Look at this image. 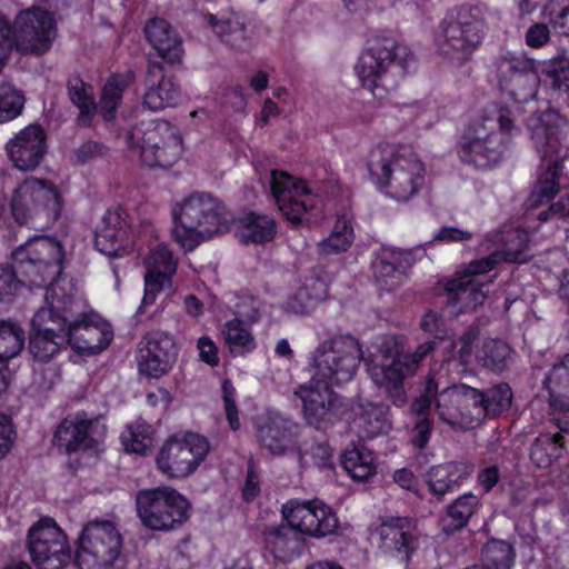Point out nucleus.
I'll list each match as a JSON object with an SVG mask.
<instances>
[{
    "instance_id": "14",
    "label": "nucleus",
    "mask_w": 569,
    "mask_h": 569,
    "mask_svg": "<svg viewBox=\"0 0 569 569\" xmlns=\"http://www.w3.org/2000/svg\"><path fill=\"white\" fill-rule=\"evenodd\" d=\"M27 549L38 569H63L71 561L66 533L48 517L41 518L29 529Z\"/></svg>"
},
{
    "instance_id": "24",
    "label": "nucleus",
    "mask_w": 569,
    "mask_h": 569,
    "mask_svg": "<svg viewBox=\"0 0 569 569\" xmlns=\"http://www.w3.org/2000/svg\"><path fill=\"white\" fill-rule=\"evenodd\" d=\"M129 213L120 208H110L102 216L94 231V246L108 257H122L131 242Z\"/></svg>"
},
{
    "instance_id": "11",
    "label": "nucleus",
    "mask_w": 569,
    "mask_h": 569,
    "mask_svg": "<svg viewBox=\"0 0 569 569\" xmlns=\"http://www.w3.org/2000/svg\"><path fill=\"white\" fill-rule=\"evenodd\" d=\"M121 549L122 537L111 521H90L78 538L73 562L79 569H108Z\"/></svg>"
},
{
    "instance_id": "29",
    "label": "nucleus",
    "mask_w": 569,
    "mask_h": 569,
    "mask_svg": "<svg viewBox=\"0 0 569 569\" xmlns=\"http://www.w3.org/2000/svg\"><path fill=\"white\" fill-rule=\"evenodd\" d=\"M207 24L221 43L232 50L244 52L251 49L252 39L247 29L243 14L230 11L227 13L204 16Z\"/></svg>"
},
{
    "instance_id": "9",
    "label": "nucleus",
    "mask_w": 569,
    "mask_h": 569,
    "mask_svg": "<svg viewBox=\"0 0 569 569\" xmlns=\"http://www.w3.org/2000/svg\"><path fill=\"white\" fill-rule=\"evenodd\" d=\"M413 60L410 49L391 37L373 34L369 37L360 58L362 96L382 99L386 90L378 84V79L388 71L389 67H399L406 73L409 62Z\"/></svg>"
},
{
    "instance_id": "7",
    "label": "nucleus",
    "mask_w": 569,
    "mask_h": 569,
    "mask_svg": "<svg viewBox=\"0 0 569 569\" xmlns=\"http://www.w3.org/2000/svg\"><path fill=\"white\" fill-rule=\"evenodd\" d=\"M367 168L371 181L399 201L409 200L423 182V164L408 149L376 146L367 157Z\"/></svg>"
},
{
    "instance_id": "16",
    "label": "nucleus",
    "mask_w": 569,
    "mask_h": 569,
    "mask_svg": "<svg viewBox=\"0 0 569 569\" xmlns=\"http://www.w3.org/2000/svg\"><path fill=\"white\" fill-rule=\"evenodd\" d=\"M11 30L14 44L23 54H44L51 49L57 36L52 14L40 8L19 13Z\"/></svg>"
},
{
    "instance_id": "8",
    "label": "nucleus",
    "mask_w": 569,
    "mask_h": 569,
    "mask_svg": "<svg viewBox=\"0 0 569 569\" xmlns=\"http://www.w3.org/2000/svg\"><path fill=\"white\" fill-rule=\"evenodd\" d=\"M487 7L483 3H463L456 13L440 23V51L452 60L466 62L479 48L488 30Z\"/></svg>"
},
{
    "instance_id": "26",
    "label": "nucleus",
    "mask_w": 569,
    "mask_h": 569,
    "mask_svg": "<svg viewBox=\"0 0 569 569\" xmlns=\"http://www.w3.org/2000/svg\"><path fill=\"white\" fill-rule=\"evenodd\" d=\"M14 167L31 171L42 161L46 152V132L39 124H30L16 134L6 146Z\"/></svg>"
},
{
    "instance_id": "18",
    "label": "nucleus",
    "mask_w": 569,
    "mask_h": 569,
    "mask_svg": "<svg viewBox=\"0 0 569 569\" xmlns=\"http://www.w3.org/2000/svg\"><path fill=\"white\" fill-rule=\"evenodd\" d=\"M499 88L518 103L537 94L540 82L535 61L525 57L502 56L496 62Z\"/></svg>"
},
{
    "instance_id": "54",
    "label": "nucleus",
    "mask_w": 569,
    "mask_h": 569,
    "mask_svg": "<svg viewBox=\"0 0 569 569\" xmlns=\"http://www.w3.org/2000/svg\"><path fill=\"white\" fill-rule=\"evenodd\" d=\"M479 336L480 328L477 323H472L466 328L458 340H453L451 342V347L455 352L453 357L461 363H468L472 355L473 343L478 340Z\"/></svg>"
},
{
    "instance_id": "40",
    "label": "nucleus",
    "mask_w": 569,
    "mask_h": 569,
    "mask_svg": "<svg viewBox=\"0 0 569 569\" xmlns=\"http://www.w3.org/2000/svg\"><path fill=\"white\" fill-rule=\"evenodd\" d=\"M241 223L239 237L240 241L246 244L269 242L277 233L276 221L268 214L250 212L243 217Z\"/></svg>"
},
{
    "instance_id": "6",
    "label": "nucleus",
    "mask_w": 569,
    "mask_h": 569,
    "mask_svg": "<svg viewBox=\"0 0 569 569\" xmlns=\"http://www.w3.org/2000/svg\"><path fill=\"white\" fill-rule=\"evenodd\" d=\"M516 129L512 111L508 107L491 104L479 120L471 124L459 142L461 161L477 168L498 163L506 149V134Z\"/></svg>"
},
{
    "instance_id": "61",
    "label": "nucleus",
    "mask_w": 569,
    "mask_h": 569,
    "mask_svg": "<svg viewBox=\"0 0 569 569\" xmlns=\"http://www.w3.org/2000/svg\"><path fill=\"white\" fill-rule=\"evenodd\" d=\"M286 307L293 313H306L313 307V300L307 288H300L293 296L288 298Z\"/></svg>"
},
{
    "instance_id": "52",
    "label": "nucleus",
    "mask_w": 569,
    "mask_h": 569,
    "mask_svg": "<svg viewBox=\"0 0 569 569\" xmlns=\"http://www.w3.org/2000/svg\"><path fill=\"white\" fill-rule=\"evenodd\" d=\"M541 14L560 34L569 36V0H547Z\"/></svg>"
},
{
    "instance_id": "35",
    "label": "nucleus",
    "mask_w": 569,
    "mask_h": 569,
    "mask_svg": "<svg viewBox=\"0 0 569 569\" xmlns=\"http://www.w3.org/2000/svg\"><path fill=\"white\" fill-rule=\"evenodd\" d=\"M486 283L476 278L453 279L446 284L447 305L456 307L459 311L476 309L487 299L488 291L483 290Z\"/></svg>"
},
{
    "instance_id": "48",
    "label": "nucleus",
    "mask_w": 569,
    "mask_h": 569,
    "mask_svg": "<svg viewBox=\"0 0 569 569\" xmlns=\"http://www.w3.org/2000/svg\"><path fill=\"white\" fill-rule=\"evenodd\" d=\"M541 73L550 87L558 91L569 92V57L559 53L541 64Z\"/></svg>"
},
{
    "instance_id": "60",
    "label": "nucleus",
    "mask_w": 569,
    "mask_h": 569,
    "mask_svg": "<svg viewBox=\"0 0 569 569\" xmlns=\"http://www.w3.org/2000/svg\"><path fill=\"white\" fill-rule=\"evenodd\" d=\"M260 307L261 305L257 299L252 297L242 298L237 303L236 319L254 323L260 319Z\"/></svg>"
},
{
    "instance_id": "19",
    "label": "nucleus",
    "mask_w": 569,
    "mask_h": 569,
    "mask_svg": "<svg viewBox=\"0 0 569 569\" xmlns=\"http://www.w3.org/2000/svg\"><path fill=\"white\" fill-rule=\"evenodd\" d=\"M480 390L465 383L445 388L437 398L439 419L451 427L481 422Z\"/></svg>"
},
{
    "instance_id": "45",
    "label": "nucleus",
    "mask_w": 569,
    "mask_h": 569,
    "mask_svg": "<svg viewBox=\"0 0 569 569\" xmlns=\"http://www.w3.org/2000/svg\"><path fill=\"white\" fill-rule=\"evenodd\" d=\"M483 398L480 401L481 421L487 417H497L508 410L512 401V390L508 383L501 382L485 391L480 390Z\"/></svg>"
},
{
    "instance_id": "47",
    "label": "nucleus",
    "mask_w": 569,
    "mask_h": 569,
    "mask_svg": "<svg viewBox=\"0 0 569 569\" xmlns=\"http://www.w3.org/2000/svg\"><path fill=\"white\" fill-rule=\"evenodd\" d=\"M515 548L503 540L492 539L482 549L486 569H510L515 561Z\"/></svg>"
},
{
    "instance_id": "43",
    "label": "nucleus",
    "mask_w": 569,
    "mask_h": 569,
    "mask_svg": "<svg viewBox=\"0 0 569 569\" xmlns=\"http://www.w3.org/2000/svg\"><path fill=\"white\" fill-rule=\"evenodd\" d=\"M358 409V428L362 429L366 437L373 438L389 429L387 406L368 402Z\"/></svg>"
},
{
    "instance_id": "42",
    "label": "nucleus",
    "mask_w": 569,
    "mask_h": 569,
    "mask_svg": "<svg viewBox=\"0 0 569 569\" xmlns=\"http://www.w3.org/2000/svg\"><path fill=\"white\" fill-rule=\"evenodd\" d=\"M529 256L523 249L512 250L506 248L503 250H497L487 257L471 261L466 269V274H463L461 279L475 278L486 273L492 270L500 261L522 263L526 262Z\"/></svg>"
},
{
    "instance_id": "5",
    "label": "nucleus",
    "mask_w": 569,
    "mask_h": 569,
    "mask_svg": "<svg viewBox=\"0 0 569 569\" xmlns=\"http://www.w3.org/2000/svg\"><path fill=\"white\" fill-rule=\"evenodd\" d=\"M176 240L184 250L229 230L232 214L211 193L194 192L172 211Z\"/></svg>"
},
{
    "instance_id": "55",
    "label": "nucleus",
    "mask_w": 569,
    "mask_h": 569,
    "mask_svg": "<svg viewBox=\"0 0 569 569\" xmlns=\"http://www.w3.org/2000/svg\"><path fill=\"white\" fill-rule=\"evenodd\" d=\"M377 463L372 450L358 442V482H376Z\"/></svg>"
},
{
    "instance_id": "57",
    "label": "nucleus",
    "mask_w": 569,
    "mask_h": 569,
    "mask_svg": "<svg viewBox=\"0 0 569 569\" xmlns=\"http://www.w3.org/2000/svg\"><path fill=\"white\" fill-rule=\"evenodd\" d=\"M224 412L228 423L232 430L240 428L239 412L234 401V388L230 380L226 379L221 385Z\"/></svg>"
},
{
    "instance_id": "31",
    "label": "nucleus",
    "mask_w": 569,
    "mask_h": 569,
    "mask_svg": "<svg viewBox=\"0 0 569 569\" xmlns=\"http://www.w3.org/2000/svg\"><path fill=\"white\" fill-rule=\"evenodd\" d=\"M299 426L280 413H271L258 429L260 443L271 455L281 456L295 449Z\"/></svg>"
},
{
    "instance_id": "58",
    "label": "nucleus",
    "mask_w": 569,
    "mask_h": 569,
    "mask_svg": "<svg viewBox=\"0 0 569 569\" xmlns=\"http://www.w3.org/2000/svg\"><path fill=\"white\" fill-rule=\"evenodd\" d=\"M420 328L428 333L433 335V340H443L448 337V330L441 316L432 310L426 312L420 321Z\"/></svg>"
},
{
    "instance_id": "12",
    "label": "nucleus",
    "mask_w": 569,
    "mask_h": 569,
    "mask_svg": "<svg viewBox=\"0 0 569 569\" xmlns=\"http://www.w3.org/2000/svg\"><path fill=\"white\" fill-rule=\"evenodd\" d=\"M136 505L142 525L151 530H174L189 518L188 500L171 487L142 490Z\"/></svg>"
},
{
    "instance_id": "13",
    "label": "nucleus",
    "mask_w": 569,
    "mask_h": 569,
    "mask_svg": "<svg viewBox=\"0 0 569 569\" xmlns=\"http://www.w3.org/2000/svg\"><path fill=\"white\" fill-rule=\"evenodd\" d=\"M10 206L19 224L34 223L40 214L44 216L46 223H52L60 214L61 199L53 184L34 179L16 188Z\"/></svg>"
},
{
    "instance_id": "56",
    "label": "nucleus",
    "mask_w": 569,
    "mask_h": 569,
    "mask_svg": "<svg viewBox=\"0 0 569 569\" xmlns=\"http://www.w3.org/2000/svg\"><path fill=\"white\" fill-rule=\"evenodd\" d=\"M108 148L94 140H87L82 142L78 148L73 149L72 157L77 164H84L97 158L106 156Z\"/></svg>"
},
{
    "instance_id": "38",
    "label": "nucleus",
    "mask_w": 569,
    "mask_h": 569,
    "mask_svg": "<svg viewBox=\"0 0 569 569\" xmlns=\"http://www.w3.org/2000/svg\"><path fill=\"white\" fill-rule=\"evenodd\" d=\"M511 347L501 339H485L476 352V361L482 368L500 373L511 362Z\"/></svg>"
},
{
    "instance_id": "4",
    "label": "nucleus",
    "mask_w": 569,
    "mask_h": 569,
    "mask_svg": "<svg viewBox=\"0 0 569 569\" xmlns=\"http://www.w3.org/2000/svg\"><path fill=\"white\" fill-rule=\"evenodd\" d=\"M565 126V118L551 108L535 111L527 120V127L538 154L541 159H550L547 169L539 176L529 196L528 201L531 208L549 202L560 189L561 159L568 154V147L565 146L562 134Z\"/></svg>"
},
{
    "instance_id": "36",
    "label": "nucleus",
    "mask_w": 569,
    "mask_h": 569,
    "mask_svg": "<svg viewBox=\"0 0 569 569\" xmlns=\"http://www.w3.org/2000/svg\"><path fill=\"white\" fill-rule=\"evenodd\" d=\"M478 506L479 499L471 492L458 497L447 507L446 515L440 519L441 532L449 537L463 529Z\"/></svg>"
},
{
    "instance_id": "30",
    "label": "nucleus",
    "mask_w": 569,
    "mask_h": 569,
    "mask_svg": "<svg viewBox=\"0 0 569 569\" xmlns=\"http://www.w3.org/2000/svg\"><path fill=\"white\" fill-rule=\"evenodd\" d=\"M43 313V311L38 312L32 319L29 351L36 360L48 362L68 346V338L64 328L52 325L48 320L40 323Z\"/></svg>"
},
{
    "instance_id": "59",
    "label": "nucleus",
    "mask_w": 569,
    "mask_h": 569,
    "mask_svg": "<svg viewBox=\"0 0 569 569\" xmlns=\"http://www.w3.org/2000/svg\"><path fill=\"white\" fill-rule=\"evenodd\" d=\"M431 430L432 423L428 417L417 418L411 430V443L418 449H425L429 442Z\"/></svg>"
},
{
    "instance_id": "20",
    "label": "nucleus",
    "mask_w": 569,
    "mask_h": 569,
    "mask_svg": "<svg viewBox=\"0 0 569 569\" xmlns=\"http://www.w3.org/2000/svg\"><path fill=\"white\" fill-rule=\"evenodd\" d=\"M179 349L173 336L154 330L142 337L138 345V369L141 375L159 379L172 369Z\"/></svg>"
},
{
    "instance_id": "32",
    "label": "nucleus",
    "mask_w": 569,
    "mask_h": 569,
    "mask_svg": "<svg viewBox=\"0 0 569 569\" xmlns=\"http://www.w3.org/2000/svg\"><path fill=\"white\" fill-rule=\"evenodd\" d=\"M146 266V288L142 306L152 303L157 293L166 284H170V278L176 272L177 267L172 252L163 244H159L150 250Z\"/></svg>"
},
{
    "instance_id": "1",
    "label": "nucleus",
    "mask_w": 569,
    "mask_h": 569,
    "mask_svg": "<svg viewBox=\"0 0 569 569\" xmlns=\"http://www.w3.org/2000/svg\"><path fill=\"white\" fill-rule=\"evenodd\" d=\"M356 337L335 335L322 341L312 352L311 380L299 386L295 396L302 401L307 423L317 430H327L332 423L338 395L331 386H343L356 375Z\"/></svg>"
},
{
    "instance_id": "53",
    "label": "nucleus",
    "mask_w": 569,
    "mask_h": 569,
    "mask_svg": "<svg viewBox=\"0 0 569 569\" xmlns=\"http://www.w3.org/2000/svg\"><path fill=\"white\" fill-rule=\"evenodd\" d=\"M124 82L119 77H111L101 92V107L106 111L104 120H111L124 90Z\"/></svg>"
},
{
    "instance_id": "17",
    "label": "nucleus",
    "mask_w": 569,
    "mask_h": 569,
    "mask_svg": "<svg viewBox=\"0 0 569 569\" xmlns=\"http://www.w3.org/2000/svg\"><path fill=\"white\" fill-rule=\"evenodd\" d=\"M107 427L100 418H88L86 412H78L72 419H64L53 435L54 445L67 453L83 451L99 453L102 451Z\"/></svg>"
},
{
    "instance_id": "41",
    "label": "nucleus",
    "mask_w": 569,
    "mask_h": 569,
    "mask_svg": "<svg viewBox=\"0 0 569 569\" xmlns=\"http://www.w3.org/2000/svg\"><path fill=\"white\" fill-rule=\"evenodd\" d=\"M67 89L71 102L79 109L78 124L89 126L97 110L92 93L88 91L91 87L76 73L68 78Z\"/></svg>"
},
{
    "instance_id": "62",
    "label": "nucleus",
    "mask_w": 569,
    "mask_h": 569,
    "mask_svg": "<svg viewBox=\"0 0 569 569\" xmlns=\"http://www.w3.org/2000/svg\"><path fill=\"white\" fill-rule=\"evenodd\" d=\"M14 430L8 416L0 413V459L10 450L13 442Z\"/></svg>"
},
{
    "instance_id": "15",
    "label": "nucleus",
    "mask_w": 569,
    "mask_h": 569,
    "mask_svg": "<svg viewBox=\"0 0 569 569\" xmlns=\"http://www.w3.org/2000/svg\"><path fill=\"white\" fill-rule=\"evenodd\" d=\"M209 442L197 433H188L182 439L171 438L161 448L157 465L170 478L190 476L209 452Z\"/></svg>"
},
{
    "instance_id": "51",
    "label": "nucleus",
    "mask_w": 569,
    "mask_h": 569,
    "mask_svg": "<svg viewBox=\"0 0 569 569\" xmlns=\"http://www.w3.org/2000/svg\"><path fill=\"white\" fill-rule=\"evenodd\" d=\"M54 292V289H49L46 293V300L49 303L48 321L58 327L67 328L70 322L74 321V319H79L76 317V312L73 311L76 303L70 297H63L49 301L50 295Z\"/></svg>"
},
{
    "instance_id": "50",
    "label": "nucleus",
    "mask_w": 569,
    "mask_h": 569,
    "mask_svg": "<svg viewBox=\"0 0 569 569\" xmlns=\"http://www.w3.org/2000/svg\"><path fill=\"white\" fill-rule=\"evenodd\" d=\"M24 106L23 94L9 83H0V123L17 118Z\"/></svg>"
},
{
    "instance_id": "10",
    "label": "nucleus",
    "mask_w": 569,
    "mask_h": 569,
    "mask_svg": "<svg viewBox=\"0 0 569 569\" xmlns=\"http://www.w3.org/2000/svg\"><path fill=\"white\" fill-rule=\"evenodd\" d=\"M130 148H138L148 167L170 168L182 153L179 130L166 120L141 121L128 132Z\"/></svg>"
},
{
    "instance_id": "46",
    "label": "nucleus",
    "mask_w": 569,
    "mask_h": 569,
    "mask_svg": "<svg viewBox=\"0 0 569 569\" xmlns=\"http://www.w3.org/2000/svg\"><path fill=\"white\" fill-rule=\"evenodd\" d=\"M24 330L10 320H0V363L18 356L24 346Z\"/></svg>"
},
{
    "instance_id": "64",
    "label": "nucleus",
    "mask_w": 569,
    "mask_h": 569,
    "mask_svg": "<svg viewBox=\"0 0 569 569\" xmlns=\"http://www.w3.org/2000/svg\"><path fill=\"white\" fill-rule=\"evenodd\" d=\"M393 480L401 488L409 490L413 492L418 498L423 499V496L418 489L416 476L411 470L406 468L396 470L393 473Z\"/></svg>"
},
{
    "instance_id": "25",
    "label": "nucleus",
    "mask_w": 569,
    "mask_h": 569,
    "mask_svg": "<svg viewBox=\"0 0 569 569\" xmlns=\"http://www.w3.org/2000/svg\"><path fill=\"white\" fill-rule=\"evenodd\" d=\"M143 86L142 106L146 109L160 111L178 104L180 87L172 77H167L161 62H148Z\"/></svg>"
},
{
    "instance_id": "34",
    "label": "nucleus",
    "mask_w": 569,
    "mask_h": 569,
    "mask_svg": "<svg viewBox=\"0 0 569 569\" xmlns=\"http://www.w3.org/2000/svg\"><path fill=\"white\" fill-rule=\"evenodd\" d=\"M144 34L158 56L170 64L180 63L183 49L177 30L164 19L153 18L144 27Z\"/></svg>"
},
{
    "instance_id": "22",
    "label": "nucleus",
    "mask_w": 569,
    "mask_h": 569,
    "mask_svg": "<svg viewBox=\"0 0 569 569\" xmlns=\"http://www.w3.org/2000/svg\"><path fill=\"white\" fill-rule=\"evenodd\" d=\"M415 523L408 517H386L379 526L369 528V540L383 552L401 556L408 562L416 549Z\"/></svg>"
},
{
    "instance_id": "27",
    "label": "nucleus",
    "mask_w": 569,
    "mask_h": 569,
    "mask_svg": "<svg viewBox=\"0 0 569 569\" xmlns=\"http://www.w3.org/2000/svg\"><path fill=\"white\" fill-rule=\"evenodd\" d=\"M412 264L413 258L410 252L382 248L372 261L371 268L379 288L393 291L403 283Z\"/></svg>"
},
{
    "instance_id": "3",
    "label": "nucleus",
    "mask_w": 569,
    "mask_h": 569,
    "mask_svg": "<svg viewBox=\"0 0 569 569\" xmlns=\"http://www.w3.org/2000/svg\"><path fill=\"white\" fill-rule=\"evenodd\" d=\"M64 253L61 243L50 237H37L12 253V266L0 267V301L16 295L24 278L30 286L43 287L62 270Z\"/></svg>"
},
{
    "instance_id": "39",
    "label": "nucleus",
    "mask_w": 569,
    "mask_h": 569,
    "mask_svg": "<svg viewBox=\"0 0 569 569\" xmlns=\"http://www.w3.org/2000/svg\"><path fill=\"white\" fill-rule=\"evenodd\" d=\"M543 386L549 391L550 408L553 410H569V359L555 365Z\"/></svg>"
},
{
    "instance_id": "33",
    "label": "nucleus",
    "mask_w": 569,
    "mask_h": 569,
    "mask_svg": "<svg viewBox=\"0 0 569 569\" xmlns=\"http://www.w3.org/2000/svg\"><path fill=\"white\" fill-rule=\"evenodd\" d=\"M64 332L68 346L78 353L94 355L106 349L112 339L111 332L93 323L86 315L70 322Z\"/></svg>"
},
{
    "instance_id": "37",
    "label": "nucleus",
    "mask_w": 569,
    "mask_h": 569,
    "mask_svg": "<svg viewBox=\"0 0 569 569\" xmlns=\"http://www.w3.org/2000/svg\"><path fill=\"white\" fill-rule=\"evenodd\" d=\"M262 537L266 548L277 559L293 555L300 545L299 533L288 522L266 529Z\"/></svg>"
},
{
    "instance_id": "28",
    "label": "nucleus",
    "mask_w": 569,
    "mask_h": 569,
    "mask_svg": "<svg viewBox=\"0 0 569 569\" xmlns=\"http://www.w3.org/2000/svg\"><path fill=\"white\" fill-rule=\"evenodd\" d=\"M472 472L470 462L449 461L430 467L422 478L435 501L441 502L447 493L457 491Z\"/></svg>"
},
{
    "instance_id": "2",
    "label": "nucleus",
    "mask_w": 569,
    "mask_h": 569,
    "mask_svg": "<svg viewBox=\"0 0 569 569\" xmlns=\"http://www.w3.org/2000/svg\"><path fill=\"white\" fill-rule=\"evenodd\" d=\"M436 345V340H427L410 353L403 350L402 336H382L378 338L375 351H369L367 356L358 345V360L365 361L373 383L385 391L391 402L402 407L407 402L405 380L417 372L420 362L435 350Z\"/></svg>"
},
{
    "instance_id": "23",
    "label": "nucleus",
    "mask_w": 569,
    "mask_h": 569,
    "mask_svg": "<svg viewBox=\"0 0 569 569\" xmlns=\"http://www.w3.org/2000/svg\"><path fill=\"white\" fill-rule=\"evenodd\" d=\"M282 515L299 535L323 537L337 527V518L331 510L316 501L290 500L282 506Z\"/></svg>"
},
{
    "instance_id": "63",
    "label": "nucleus",
    "mask_w": 569,
    "mask_h": 569,
    "mask_svg": "<svg viewBox=\"0 0 569 569\" xmlns=\"http://www.w3.org/2000/svg\"><path fill=\"white\" fill-rule=\"evenodd\" d=\"M200 359L207 365L214 367L219 363L218 349L209 337H201L197 345Z\"/></svg>"
},
{
    "instance_id": "21",
    "label": "nucleus",
    "mask_w": 569,
    "mask_h": 569,
    "mask_svg": "<svg viewBox=\"0 0 569 569\" xmlns=\"http://www.w3.org/2000/svg\"><path fill=\"white\" fill-rule=\"evenodd\" d=\"M270 190L283 217L295 226H300L306 220L308 210L315 206L309 198L300 199L310 193L306 182L293 181L292 177L284 171H271Z\"/></svg>"
},
{
    "instance_id": "49",
    "label": "nucleus",
    "mask_w": 569,
    "mask_h": 569,
    "mask_svg": "<svg viewBox=\"0 0 569 569\" xmlns=\"http://www.w3.org/2000/svg\"><path fill=\"white\" fill-rule=\"evenodd\" d=\"M223 335L230 351L234 355H243L256 347L253 336L240 319L228 321L224 326Z\"/></svg>"
},
{
    "instance_id": "44",
    "label": "nucleus",
    "mask_w": 569,
    "mask_h": 569,
    "mask_svg": "<svg viewBox=\"0 0 569 569\" xmlns=\"http://www.w3.org/2000/svg\"><path fill=\"white\" fill-rule=\"evenodd\" d=\"M353 241V228L351 221L345 216L338 217L333 230L318 243L320 254H338L351 247Z\"/></svg>"
}]
</instances>
